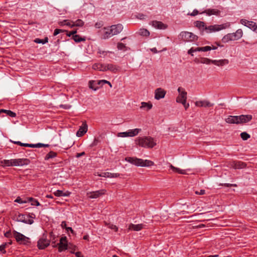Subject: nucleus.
<instances>
[{"instance_id":"obj_1","label":"nucleus","mask_w":257,"mask_h":257,"mask_svg":"<svg viewBox=\"0 0 257 257\" xmlns=\"http://www.w3.org/2000/svg\"><path fill=\"white\" fill-rule=\"evenodd\" d=\"M195 26L201 31L202 35L204 33L208 34L218 32L228 28L230 26V24L229 23L221 25H214L207 26L203 22L196 21L195 23Z\"/></svg>"},{"instance_id":"obj_2","label":"nucleus","mask_w":257,"mask_h":257,"mask_svg":"<svg viewBox=\"0 0 257 257\" xmlns=\"http://www.w3.org/2000/svg\"><path fill=\"white\" fill-rule=\"evenodd\" d=\"M123 29V26L120 24L113 25L110 27L104 28L101 31L102 38L104 39L110 38L113 35L120 33Z\"/></svg>"},{"instance_id":"obj_3","label":"nucleus","mask_w":257,"mask_h":257,"mask_svg":"<svg viewBox=\"0 0 257 257\" xmlns=\"http://www.w3.org/2000/svg\"><path fill=\"white\" fill-rule=\"evenodd\" d=\"M30 163L28 159H17L11 160H4L1 161V165L3 167L23 166L27 165Z\"/></svg>"},{"instance_id":"obj_4","label":"nucleus","mask_w":257,"mask_h":257,"mask_svg":"<svg viewBox=\"0 0 257 257\" xmlns=\"http://www.w3.org/2000/svg\"><path fill=\"white\" fill-rule=\"evenodd\" d=\"M125 160L133 165L140 167H150L154 165V163L148 160H144L136 157H126Z\"/></svg>"},{"instance_id":"obj_5","label":"nucleus","mask_w":257,"mask_h":257,"mask_svg":"<svg viewBox=\"0 0 257 257\" xmlns=\"http://www.w3.org/2000/svg\"><path fill=\"white\" fill-rule=\"evenodd\" d=\"M136 142L139 146L144 148H153L156 145L154 139L150 137L139 138Z\"/></svg>"},{"instance_id":"obj_6","label":"nucleus","mask_w":257,"mask_h":257,"mask_svg":"<svg viewBox=\"0 0 257 257\" xmlns=\"http://www.w3.org/2000/svg\"><path fill=\"white\" fill-rule=\"evenodd\" d=\"M13 235L16 239L17 242L20 244L28 245L30 243V238L26 236L20 232H19L16 230H13Z\"/></svg>"},{"instance_id":"obj_7","label":"nucleus","mask_w":257,"mask_h":257,"mask_svg":"<svg viewBox=\"0 0 257 257\" xmlns=\"http://www.w3.org/2000/svg\"><path fill=\"white\" fill-rule=\"evenodd\" d=\"M198 62L206 64H209L210 63H212L215 65L220 66L227 64L229 61L227 59H221L217 60H211L207 58H202L200 61H198Z\"/></svg>"},{"instance_id":"obj_8","label":"nucleus","mask_w":257,"mask_h":257,"mask_svg":"<svg viewBox=\"0 0 257 257\" xmlns=\"http://www.w3.org/2000/svg\"><path fill=\"white\" fill-rule=\"evenodd\" d=\"M179 39H182L184 41L192 42L197 40L198 36L192 33L189 32H182L179 36Z\"/></svg>"},{"instance_id":"obj_9","label":"nucleus","mask_w":257,"mask_h":257,"mask_svg":"<svg viewBox=\"0 0 257 257\" xmlns=\"http://www.w3.org/2000/svg\"><path fill=\"white\" fill-rule=\"evenodd\" d=\"M50 244V241L47 239L46 235L44 234L38 241V247L40 249H43Z\"/></svg>"},{"instance_id":"obj_10","label":"nucleus","mask_w":257,"mask_h":257,"mask_svg":"<svg viewBox=\"0 0 257 257\" xmlns=\"http://www.w3.org/2000/svg\"><path fill=\"white\" fill-rule=\"evenodd\" d=\"M14 219L18 222H22L26 224H32L34 223L33 219H28L27 216L23 214H19L15 217Z\"/></svg>"},{"instance_id":"obj_11","label":"nucleus","mask_w":257,"mask_h":257,"mask_svg":"<svg viewBox=\"0 0 257 257\" xmlns=\"http://www.w3.org/2000/svg\"><path fill=\"white\" fill-rule=\"evenodd\" d=\"M106 190L104 189H101L96 191L88 192L87 193V196L89 198L96 199L104 194Z\"/></svg>"},{"instance_id":"obj_12","label":"nucleus","mask_w":257,"mask_h":257,"mask_svg":"<svg viewBox=\"0 0 257 257\" xmlns=\"http://www.w3.org/2000/svg\"><path fill=\"white\" fill-rule=\"evenodd\" d=\"M220 11L215 9H207L204 11L201 12L200 14H205L208 16H211L212 15L219 16L220 14Z\"/></svg>"},{"instance_id":"obj_13","label":"nucleus","mask_w":257,"mask_h":257,"mask_svg":"<svg viewBox=\"0 0 257 257\" xmlns=\"http://www.w3.org/2000/svg\"><path fill=\"white\" fill-rule=\"evenodd\" d=\"M246 164L239 161H234L231 163V166L234 169H241L246 167Z\"/></svg>"},{"instance_id":"obj_14","label":"nucleus","mask_w":257,"mask_h":257,"mask_svg":"<svg viewBox=\"0 0 257 257\" xmlns=\"http://www.w3.org/2000/svg\"><path fill=\"white\" fill-rule=\"evenodd\" d=\"M166 91L161 88H159L156 89L155 92V98L157 100H159L165 97Z\"/></svg>"},{"instance_id":"obj_15","label":"nucleus","mask_w":257,"mask_h":257,"mask_svg":"<svg viewBox=\"0 0 257 257\" xmlns=\"http://www.w3.org/2000/svg\"><path fill=\"white\" fill-rule=\"evenodd\" d=\"M238 116L239 124L248 122V121H250L252 118V115L250 114L240 115Z\"/></svg>"},{"instance_id":"obj_16","label":"nucleus","mask_w":257,"mask_h":257,"mask_svg":"<svg viewBox=\"0 0 257 257\" xmlns=\"http://www.w3.org/2000/svg\"><path fill=\"white\" fill-rule=\"evenodd\" d=\"M98 176L105 177V178H116L119 176V174L117 173H111L107 172H102L98 173Z\"/></svg>"},{"instance_id":"obj_17","label":"nucleus","mask_w":257,"mask_h":257,"mask_svg":"<svg viewBox=\"0 0 257 257\" xmlns=\"http://www.w3.org/2000/svg\"><path fill=\"white\" fill-rule=\"evenodd\" d=\"M87 131V125L85 123H83L82 125L80 126L78 131L76 133V135L78 137L83 136Z\"/></svg>"},{"instance_id":"obj_18","label":"nucleus","mask_w":257,"mask_h":257,"mask_svg":"<svg viewBox=\"0 0 257 257\" xmlns=\"http://www.w3.org/2000/svg\"><path fill=\"white\" fill-rule=\"evenodd\" d=\"M240 24L248 27L251 30H253L254 26H255L256 23L252 21H249L245 19H241L240 21Z\"/></svg>"},{"instance_id":"obj_19","label":"nucleus","mask_w":257,"mask_h":257,"mask_svg":"<svg viewBox=\"0 0 257 257\" xmlns=\"http://www.w3.org/2000/svg\"><path fill=\"white\" fill-rule=\"evenodd\" d=\"M225 121L227 123H232V124H239L238 116H228L227 118L225 119Z\"/></svg>"},{"instance_id":"obj_20","label":"nucleus","mask_w":257,"mask_h":257,"mask_svg":"<svg viewBox=\"0 0 257 257\" xmlns=\"http://www.w3.org/2000/svg\"><path fill=\"white\" fill-rule=\"evenodd\" d=\"M52 243H54L53 245V247H54L58 246L59 252H62V251L66 250L68 248V245L67 243L60 242L59 243L56 244L54 242H53Z\"/></svg>"},{"instance_id":"obj_21","label":"nucleus","mask_w":257,"mask_h":257,"mask_svg":"<svg viewBox=\"0 0 257 257\" xmlns=\"http://www.w3.org/2000/svg\"><path fill=\"white\" fill-rule=\"evenodd\" d=\"M243 32L241 29H238L235 33H231L232 41L239 40L242 36Z\"/></svg>"},{"instance_id":"obj_22","label":"nucleus","mask_w":257,"mask_h":257,"mask_svg":"<svg viewBox=\"0 0 257 257\" xmlns=\"http://www.w3.org/2000/svg\"><path fill=\"white\" fill-rule=\"evenodd\" d=\"M152 24L154 28L159 29H165L166 28V26L161 22L153 21L152 22Z\"/></svg>"},{"instance_id":"obj_23","label":"nucleus","mask_w":257,"mask_h":257,"mask_svg":"<svg viewBox=\"0 0 257 257\" xmlns=\"http://www.w3.org/2000/svg\"><path fill=\"white\" fill-rule=\"evenodd\" d=\"M195 104L196 106L200 107H210L213 105V104L211 103L207 100L196 101Z\"/></svg>"},{"instance_id":"obj_24","label":"nucleus","mask_w":257,"mask_h":257,"mask_svg":"<svg viewBox=\"0 0 257 257\" xmlns=\"http://www.w3.org/2000/svg\"><path fill=\"white\" fill-rule=\"evenodd\" d=\"M145 225L143 224H131L128 226L130 230L134 231H140L144 227Z\"/></svg>"},{"instance_id":"obj_25","label":"nucleus","mask_w":257,"mask_h":257,"mask_svg":"<svg viewBox=\"0 0 257 257\" xmlns=\"http://www.w3.org/2000/svg\"><path fill=\"white\" fill-rule=\"evenodd\" d=\"M119 70V67L116 65L112 64H106V71L109 70L113 73H115Z\"/></svg>"},{"instance_id":"obj_26","label":"nucleus","mask_w":257,"mask_h":257,"mask_svg":"<svg viewBox=\"0 0 257 257\" xmlns=\"http://www.w3.org/2000/svg\"><path fill=\"white\" fill-rule=\"evenodd\" d=\"M92 68L94 70L106 71V64H94Z\"/></svg>"},{"instance_id":"obj_27","label":"nucleus","mask_w":257,"mask_h":257,"mask_svg":"<svg viewBox=\"0 0 257 257\" xmlns=\"http://www.w3.org/2000/svg\"><path fill=\"white\" fill-rule=\"evenodd\" d=\"M141 129L135 128L134 130H130L128 131V137H133L137 136L140 132Z\"/></svg>"},{"instance_id":"obj_28","label":"nucleus","mask_w":257,"mask_h":257,"mask_svg":"<svg viewBox=\"0 0 257 257\" xmlns=\"http://www.w3.org/2000/svg\"><path fill=\"white\" fill-rule=\"evenodd\" d=\"M89 87L94 91L97 90L99 86H98L95 80H91L89 82Z\"/></svg>"},{"instance_id":"obj_29","label":"nucleus","mask_w":257,"mask_h":257,"mask_svg":"<svg viewBox=\"0 0 257 257\" xmlns=\"http://www.w3.org/2000/svg\"><path fill=\"white\" fill-rule=\"evenodd\" d=\"M171 169L175 172H177L179 174H186V170H181L180 168L175 167L173 165H170Z\"/></svg>"},{"instance_id":"obj_30","label":"nucleus","mask_w":257,"mask_h":257,"mask_svg":"<svg viewBox=\"0 0 257 257\" xmlns=\"http://www.w3.org/2000/svg\"><path fill=\"white\" fill-rule=\"evenodd\" d=\"M56 156H57L56 153L54 152L53 151H51L46 155V156L45 157V160H48L50 159H53V158L56 157Z\"/></svg>"},{"instance_id":"obj_31","label":"nucleus","mask_w":257,"mask_h":257,"mask_svg":"<svg viewBox=\"0 0 257 257\" xmlns=\"http://www.w3.org/2000/svg\"><path fill=\"white\" fill-rule=\"evenodd\" d=\"M98 53H99L100 55H101V57H105V56H107L108 54H113V52L111 51H103L100 50V49H98Z\"/></svg>"},{"instance_id":"obj_32","label":"nucleus","mask_w":257,"mask_h":257,"mask_svg":"<svg viewBox=\"0 0 257 257\" xmlns=\"http://www.w3.org/2000/svg\"><path fill=\"white\" fill-rule=\"evenodd\" d=\"M27 201H28V202H31V205L34 206H39L40 205V203L37 200L32 198V197H29L27 198Z\"/></svg>"},{"instance_id":"obj_33","label":"nucleus","mask_w":257,"mask_h":257,"mask_svg":"<svg viewBox=\"0 0 257 257\" xmlns=\"http://www.w3.org/2000/svg\"><path fill=\"white\" fill-rule=\"evenodd\" d=\"M231 41H232L231 33H229L225 35L222 39V42L224 43Z\"/></svg>"},{"instance_id":"obj_34","label":"nucleus","mask_w":257,"mask_h":257,"mask_svg":"<svg viewBox=\"0 0 257 257\" xmlns=\"http://www.w3.org/2000/svg\"><path fill=\"white\" fill-rule=\"evenodd\" d=\"M73 39L76 43H79V42H80L82 41H85V38L84 37V38L80 37V36L78 35H73Z\"/></svg>"},{"instance_id":"obj_35","label":"nucleus","mask_w":257,"mask_h":257,"mask_svg":"<svg viewBox=\"0 0 257 257\" xmlns=\"http://www.w3.org/2000/svg\"><path fill=\"white\" fill-rule=\"evenodd\" d=\"M142 105L141 106V108L145 109L147 110H149L152 107V104L151 103H149L145 102H143L141 103Z\"/></svg>"},{"instance_id":"obj_36","label":"nucleus","mask_w":257,"mask_h":257,"mask_svg":"<svg viewBox=\"0 0 257 257\" xmlns=\"http://www.w3.org/2000/svg\"><path fill=\"white\" fill-rule=\"evenodd\" d=\"M73 24L72 26H76V27H81L84 24V22L80 19H78L75 22H72Z\"/></svg>"},{"instance_id":"obj_37","label":"nucleus","mask_w":257,"mask_h":257,"mask_svg":"<svg viewBox=\"0 0 257 257\" xmlns=\"http://www.w3.org/2000/svg\"><path fill=\"white\" fill-rule=\"evenodd\" d=\"M139 34L143 36H148L150 35V32L147 29H141L139 31Z\"/></svg>"},{"instance_id":"obj_38","label":"nucleus","mask_w":257,"mask_h":257,"mask_svg":"<svg viewBox=\"0 0 257 257\" xmlns=\"http://www.w3.org/2000/svg\"><path fill=\"white\" fill-rule=\"evenodd\" d=\"M49 145L48 144H44L42 143H38L36 144H31V148H41V147H48Z\"/></svg>"},{"instance_id":"obj_39","label":"nucleus","mask_w":257,"mask_h":257,"mask_svg":"<svg viewBox=\"0 0 257 257\" xmlns=\"http://www.w3.org/2000/svg\"><path fill=\"white\" fill-rule=\"evenodd\" d=\"M240 137L243 140H247L250 138V135L246 132H242L240 134Z\"/></svg>"},{"instance_id":"obj_40","label":"nucleus","mask_w":257,"mask_h":257,"mask_svg":"<svg viewBox=\"0 0 257 257\" xmlns=\"http://www.w3.org/2000/svg\"><path fill=\"white\" fill-rule=\"evenodd\" d=\"M15 202H18L19 203H20V204H24V203H26L27 202H28V201H27V198L25 199V200H23L22 198H21L20 197H18L15 201Z\"/></svg>"},{"instance_id":"obj_41","label":"nucleus","mask_w":257,"mask_h":257,"mask_svg":"<svg viewBox=\"0 0 257 257\" xmlns=\"http://www.w3.org/2000/svg\"><path fill=\"white\" fill-rule=\"evenodd\" d=\"M7 244H8V243L5 242V243H4L1 245H0V251H1L3 253H6L5 248H6Z\"/></svg>"},{"instance_id":"obj_42","label":"nucleus","mask_w":257,"mask_h":257,"mask_svg":"<svg viewBox=\"0 0 257 257\" xmlns=\"http://www.w3.org/2000/svg\"><path fill=\"white\" fill-rule=\"evenodd\" d=\"M72 22L73 21L69 22L68 20H65L62 22V25H67L70 27H73L74 26H72L73 24Z\"/></svg>"},{"instance_id":"obj_43","label":"nucleus","mask_w":257,"mask_h":257,"mask_svg":"<svg viewBox=\"0 0 257 257\" xmlns=\"http://www.w3.org/2000/svg\"><path fill=\"white\" fill-rule=\"evenodd\" d=\"M118 136L120 137H128V131L119 133L118 134Z\"/></svg>"},{"instance_id":"obj_44","label":"nucleus","mask_w":257,"mask_h":257,"mask_svg":"<svg viewBox=\"0 0 257 257\" xmlns=\"http://www.w3.org/2000/svg\"><path fill=\"white\" fill-rule=\"evenodd\" d=\"M63 192L61 190H57L55 192H54V194L56 196L60 197L62 196Z\"/></svg>"},{"instance_id":"obj_45","label":"nucleus","mask_w":257,"mask_h":257,"mask_svg":"<svg viewBox=\"0 0 257 257\" xmlns=\"http://www.w3.org/2000/svg\"><path fill=\"white\" fill-rule=\"evenodd\" d=\"M6 115L10 116L12 117H14L16 116V113H15L13 111H12L11 110H8Z\"/></svg>"},{"instance_id":"obj_46","label":"nucleus","mask_w":257,"mask_h":257,"mask_svg":"<svg viewBox=\"0 0 257 257\" xmlns=\"http://www.w3.org/2000/svg\"><path fill=\"white\" fill-rule=\"evenodd\" d=\"M179 96L181 97V98L182 100L183 99H187V92L185 91H183L181 93H180V94Z\"/></svg>"},{"instance_id":"obj_47","label":"nucleus","mask_w":257,"mask_h":257,"mask_svg":"<svg viewBox=\"0 0 257 257\" xmlns=\"http://www.w3.org/2000/svg\"><path fill=\"white\" fill-rule=\"evenodd\" d=\"M199 14V11L196 9H194L191 13H188V15H190L191 16H195Z\"/></svg>"},{"instance_id":"obj_48","label":"nucleus","mask_w":257,"mask_h":257,"mask_svg":"<svg viewBox=\"0 0 257 257\" xmlns=\"http://www.w3.org/2000/svg\"><path fill=\"white\" fill-rule=\"evenodd\" d=\"M125 48V45L122 43H118L117 44V48L118 50H122Z\"/></svg>"},{"instance_id":"obj_49","label":"nucleus","mask_w":257,"mask_h":257,"mask_svg":"<svg viewBox=\"0 0 257 257\" xmlns=\"http://www.w3.org/2000/svg\"><path fill=\"white\" fill-rule=\"evenodd\" d=\"M59 106L60 108H62L65 109H69L71 107V105L69 104H61Z\"/></svg>"},{"instance_id":"obj_50","label":"nucleus","mask_w":257,"mask_h":257,"mask_svg":"<svg viewBox=\"0 0 257 257\" xmlns=\"http://www.w3.org/2000/svg\"><path fill=\"white\" fill-rule=\"evenodd\" d=\"M146 17V16L143 14H138L137 15V18L138 19H139L140 20H144V19H145Z\"/></svg>"},{"instance_id":"obj_51","label":"nucleus","mask_w":257,"mask_h":257,"mask_svg":"<svg viewBox=\"0 0 257 257\" xmlns=\"http://www.w3.org/2000/svg\"><path fill=\"white\" fill-rule=\"evenodd\" d=\"M211 50V47L207 46L205 47H202V51L206 52L208 51H210Z\"/></svg>"},{"instance_id":"obj_52","label":"nucleus","mask_w":257,"mask_h":257,"mask_svg":"<svg viewBox=\"0 0 257 257\" xmlns=\"http://www.w3.org/2000/svg\"><path fill=\"white\" fill-rule=\"evenodd\" d=\"M63 31L62 30L56 29L54 30L53 35L56 36Z\"/></svg>"},{"instance_id":"obj_53","label":"nucleus","mask_w":257,"mask_h":257,"mask_svg":"<svg viewBox=\"0 0 257 257\" xmlns=\"http://www.w3.org/2000/svg\"><path fill=\"white\" fill-rule=\"evenodd\" d=\"M109 228H110V229H111L112 230H114L115 231H117V229H118L116 225H113V224L109 225Z\"/></svg>"},{"instance_id":"obj_54","label":"nucleus","mask_w":257,"mask_h":257,"mask_svg":"<svg viewBox=\"0 0 257 257\" xmlns=\"http://www.w3.org/2000/svg\"><path fill=\"white\" fill-rule=\"evenodd\" d=\"M34 41L37 44H43V39H40L39 38H36Z\"/></svg>"},{"instance_id":"obj_55","label":"nucleus","mask_w":257,"mask_h":257,"mask_svg":"<svg viewBox=\"0 0 257 257\" xmlns=\"http://www.w3.org/2000/svg\"><path fill=\"white\" fill-rule=\"evenodd\" d=\"M98 143V139L95 138L94 141H93V142L91 144L90 146L91 147H93V146H96L97 145Z\"/></svg>"},{"instance_id":"obj_56","label":"nucleus","mask_w":257,"mask_h":257,"mask_svg":"<svg viewBox=\"0 0 257 257\" xmlns=\"http://www.w3.org/2000/svg\"><path fill=\"white\" fill-rule=\"evenodd\" d=\"M60 242H64V243H67V237L66 236L62 237L60 238Z\"/></svg>"},{"instance_id":"obj_57","label":"nucleus","mask_w":257,"mask_h":257,"mask_svg":"<svg viewBox=\"0 0 257 257\" xmlns=\"http://www.w3.org/2000/svg\"><path fill=\"white\" fill-rule=\"evenodd\" d=\"M195 52V50H194V48H193V47H192V48H191L190 49H189V50H188V53L189 54H190V55H191L192 56H193V54H192V53H193V52Z\"/></svg>"},{"instance_id":"obj_58","label":"nucleus","mask_w":257,"mask_h":257,"mask_svg":"<svg viewBox=\"0 0 257 257\" xmlns=\"http://www.w3.org/2000/svg\"><path fill=\"white\" fill-rule=\"evenodd\" d=\"M4 235H5V236H6V237H11V231H7L6 233H5Z\"/></svg>"},{"instance_id":"obj_59","label":"nucleus","mask_w":257,"mask_h":257,"mask_svg":"<svg viewBox=\"0 0 257 257\" xmlns=\"http://www.w3.org/2000/svg\"><path fill=\"white\" fill-rule=\"evenodd\" d=\"M71 193L69 191H66V192H63L62 196H70Z\"/></svg>"},{"instance_id":"obj_60","label":"nucleus","mask_w":257,"mask_h":257,"mask_svg":"<svg viewBox=\"0 0 257 257\" xmlns=\"http://www.w3.org/2000/svg\"><path fill=\"white\" fill-rule=\"evenodd\" d=\"M84 155H85V152H82L81 153H77L76 156V158H80V157H81V156H83Z\"/></svg>"},{"instance_id":"obj_61","label":"nucleus","mask_w":257,"mask_h":257,"mask_svg":"<svg viewBox=\"0 0 257 257\" xmlns=\"http://www.w3.org/2000/svg\"><path fill=\"white\" fill-rule=\"evenodd\" d=\"M31 144H27V143H22V145L21 146L23 147H30L31 148Z\"/></svg>"},{"instance_id":"obj_62","label":"nucleus","mask_w":257,"mask_h":257,"mask_svg":"<svg viewBox=\"0 0 257 257\" xmlns=\"http://www.w3.org/2000/svg\"><path fill=\"white\" fill-rule=\"evenodd\" d=\"M95 81H96V83H97V84L98 86H102L103 85V83H101V80H95Z\"/></svg>"},{"instance_id":"obj_63","label":"nucleus","mask_w":257,"mask_h":257,"mask_svg":"<svg viewBox=\"0 0 257 257\" xmlns=\"http://www.w3.org/2000/svg\"><path fill=\"white\" fill-rule=\"evenodd\" d=\"M205 190H201L199 192L196 191V193L198 194L199 195H203L205 194Z\"/></svg>"},{"instance_id":"obj_64","label":"nucleus","mask_w":257,"mask_h":257,"mask_svg":"<svg viewBox=\"0 0 257 257\" xmlns=\"http://www.w3.org/2000/svg\"><path fill=\"white\" fill-rule=\"evenodd\" d=\"M75 254L76 257H83V255H81L80 252H76L75 253Z\"/></svg>"}]
</instances>
